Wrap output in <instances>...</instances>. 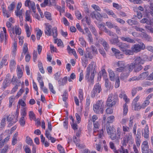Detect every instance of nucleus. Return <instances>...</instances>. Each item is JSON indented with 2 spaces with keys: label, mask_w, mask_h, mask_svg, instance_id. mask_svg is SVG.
Returning a JSON list of instances; mask_svg holds the SVG:
<instances>
[{
  "label": "nucleus",
  "mask_w": 153,
  "mask_h": 153,
  "mask_svg": "<svg viewBox=\"0 0 153 153\" xmlns=\"http://www.w3.org/2000/svg\"><path fill=\"white\" fill-rule=\"evenodd\" d=\"M143 57L142 59L140 56H137L135 58L133 62L128 65V70L129 72L132 71L133 69L135 72L140 71L143 68L142 65L143 64L145 61H152L153 58L152 56L149 58L146 55H143Z\"/></svg>",
  "instance_id": "1"
},
{
  "label": "nucleus",
  "mask_w": 153,
  "mask_h": 153,
  "mask_svg": "<svg viewBox=\"0 0 153 153\" xmlns=\"http://www.w3.org/2000/svg\"><path fill=\"white\" fill-rule=\"evenodd\" d=\"M51 28L52 26L51 25H46L45 30V34L48 36H51L52 33L53 37L56 38L57 36V28L56 27H54L52 29Z\"/></svg>",
  "instance_id": "2"
},
{
  "label": "nucleus",
  "mask_w": 153,
  "mask_h": 153,
  "mask_svg": "<svg viewBox=\"0 0 153 153\" xmlns=\"http://www.w3.org/2000/svg\"><path fill=\"white\" fill-rule=\"evenodd\" d=\"M104 105L103 102L101 100H98L96 104L94 105L93 109L94 111L97 114L101 113L102 114L103 112V107Z\"/></svg>",
  "instance_id": "3"
},
{
  "label": "nucleus",
  "mask_w": 153,
  "mask_h": 153,
  "mask_svg": "<svg viewBox=\"0 0 153 153\" xmlns=\"http://www.w3.org/2000/svg\"><path fill=\"white\" fill-rule=\"evenodd\" d=\"M117 98V96L113 94L110 95L106 101L105 106L112 107L113 106H114L116 104V101Z\"/></svg>",
  "instance_id": "4"
},
{
  "label": "nucleus",
  "mask_w": 153,
  "mask_h": 153,
  "mask_svg": "<svg viewBox=\"0 0 153 153\" xmlns=\"http://www.w3.org/2000/svg\"><path fill=\"white\" fill-rule=\"evenodd\" d=\"M121 129L120 128H118L115 133H114L110 135L111 139L112 140H114L116 143L118 144L119 143V140L121 135Z\"/></svg>",
  "instance_id": "5"
},
{
  "label": "nucleus",
  "mask_w": 153,
  "mask_h": 153,
  "mask_svg": "<svg viewBox=\"0 0 153 153\" xmlns=\"http://www.w3.org/2000/svg\"><path fill=\"white\" fill-rule=\"evenodd\" d=\"M115 64L118 67L115 69L116 71L118 72H122L125 69L126 63L124 61H119L116 62Z\"/></svg>",
  "instance_id": "6"
},
{
  "label": "nucleus",
  "mask_w": 153,
  "mask_h": 153,
  "mask_svg": "<svg viewBox=\"0 0 153 153\" xmlns=\"http://www.w3.org/2000/svg\"><path fill=\"white\" fill-rule=\"evenodd\" d=\"M102 91L101 85L99 83H97L94 86V87L91 93V96L92 98H94L100 93Z\"/></svg>",
  "instance_id": "7"
},
{
  "label": "nucleus",
  "mask_w": 153,
  "mask_h": 153,
  "mask_svg": "<svg viewBox=\"0 0 153 153\" xmlns=\"http://www.w3.org/2000/svg\"><path fill=\"white\" fill-rule=\"evenodd\" d=\"M140 44V45L138 44H135L131 46V49L133 53H138L141 50H143L145 48V46L143 43H141Z\"/></svg>",
  "instance_id": "8"
},
{
  "label": "nucleus",
  "mask_w": 153,
  "mask_h": 153,
  "mask_svg": "<svg viewBox=\"0 0 153 153\" xmlns=\"http://www.w3.org/2000/svg\"><path fill=\"white\" fill-rule=\"evenodd\" d=\"M19 115V112H16V118H15L14 115H10L8 116L7 117V121L10 122L8 125L9 127H10L15 123L17 121V118Z\"/></svg>",
  "instance_id": "9"
},
{
  "label": "nucleus",
  "mask_w": 153,
  "mask_h": 153,
  "mask_svg": "<svg viewBox=\"0 0 153 153\" xmlns=\"http://www.w3.org/2000/svg\"><path fill=\"white\" fill-rule=\"evenodd\" d=\"M132 139V136L131 133L126 134L123 138V145L124 146H126L127 143L129 142L130 141H131Z\"/></svg>",
  "instance_id": "10"
},
{
  "label": "nucleus",
  "mask_w": 153,
  "mask_h": 153,
  "mask_svg": "<svg viewBox=\"0 0 153 153\" xmlns=\"http://www.w3.org/2000/svg\"><path fill=\"white\" fill-rule=\"evenodd\" d=\"M93 123L94 126V133L97 131H98V137L99 138H101L103 135V129H102L101 130H100V131H98L97 129L99 128V124L98 123L96 122Z\"/></svg>",
  "instance_id": "11"
},
{
  "label": "nucleus",
  "mask_w": 153,
  "mask_h": 153,
  "mask_svg": "<svg viewBox=\"0 0 153 153\" xmlns=\"http://www.w3.org/2000/svg\"><path fill=\"white\" fill-rule=\"evenodd\" d=\"M111 50L114 53V55L116 58L120 59L123 58V54L121 53L119 50L112 48H111Z\"/></svg>",
  "instance_id": "12"
},
{
  "label": "nucleus",
  "mask_w": 153,
  "mask_h": 153,
  "mask_svg": "<svg viewBox=\"0 0 153 153\" xmlns=\"http://www.w3.org/2000/svg\"><path fill=\"white\" fill-rule=\"evenodd\" d=\"M89 48L86 49L85 53L82 57L83 59L85 62L87 61L88 58L91 59L93 58L92 54L91 52L89 51Z\"/></svg>",
  "instance_id": "13"
},
{
  "label": "nucleus",
  "mask_w": 153,
  "mask_h": 153,
  "mask_svg": "<svg viewBox=\"0 0 153 153\" xmlns=\"http://www.w3.org/2000/svg\"><path fill=\"white\" fill-rule=\"evenodd\" d=\"M90 16L92 18H95L97 20L101 21L102 20V16L101 14L98 12L96 11H93L90 14Z\"/></svg>",
  "instance_id": "14"
},
{
  "label": "nucleus",
  "mask_w": 153,
  "mask_h": 153,
  "mask_svg": "<svg viewBox=\"0 0 153 153\" xmlns=\"http://www.w3.org/2000/svg\"><path fill=\"white\" fill-rule=\"evenodd\" d=\"M153 96V94H151L149 95L146 98V100L141 104L142 109H144L150 103L149 100L151 99Z\"/></svg>",
  "instance_id": "15"
},
{
  "label": "nucleus",
  "mask_w": 153,
  "mask_h": 153,
  "mask_svg": "<svg viewBox=\"0 0 153 153\" xmlns=\"http://www.w3.org/2000/svg\"><path fill=\"white\" fill-rule=\"evenodd\" d=\"M142 152L143 153H147L149 149L148 142L146 141H144L141 145Z\"/></svg>",
  "instance_id": "16"
},
{
  "label": "nucleus",
  "mask_w": 153,
  "mask_h": 153,
  "mask_svg": "<svg viewBox=\"0 0 153 153\" xmlns=\"http://www.w3.org/2000/svg\"><path fill=\"white\" fill-rule=\"evenodd\" d=\"M118 46L119 47L120 50L123 52L125 50L129 48H130V45H129L121 42L118 44Z\"/></svg>",
  "instance_id": "17"
},
{
  "label": "nucleus",
  "mask_w": 153,
  "mask_h": 153,
  "mask_svg": "<svg viewBox=\"0 0 153 153\" xmlns=\"http://www.w3.org/2000/svg\"><path fill=\"white\" fill-rule=\"evenodd\" d=\"M105 126L106 127V130L107 133L110 135L114 132L115 131V129L114 127H111L110 125H105Z\"/></svg>",
  "instance_id": "18"
},
{
  "label": "nucleus",
  "mask_w": 153,
  "mask_h": 153,
  "mask_svg": "<svg viewBox=\"0 0 153 153\" xmlns=\"http://www.w3.org/2000/svg\"><path fill=\"white\" fill-rule=\"evenodd\" d=\"M120 38L123 41L126 42L131 43H135V42L134 39H131L128 37L120 36Z\"/></svg>",
  "instance_id": "19"
},
{
  "label": "nucleus",
  "mask_w": 153,
  "mask_h": 153,
  "mask_svg": "<svg viewBox=\"0 0 153 153\" xmlns=\"http://www.w3.org/2000/svg\"><path fill=\"white\" fill-rule=\"evenodd\" d=\"M13 33L14 34V31H15L16 35H20L21 33V30L19 26H15L12 28Z\"/></svg>",
  "instance_id": "20"
},
{
  "label": "nucleus",
  "mask_w": 153,
  "mask_h": 153,
  "mask_svg": "<svg viewBox=\"0 0 153 153\" xmlns=\"http://www.w3.org/2000/svg\"><path fill=\"white\" fill-rule=\"evenodd\" d=\"M108 71L109 74V76L110 80L112 81H114L115 74L114 71L110 68L108 69Z\"/></svg>",
  "instance_id": "21"
},
{
  "label": "nucleus",
  "mask_w": 153,
  "mask_h": 153,
  "mask_svg": "<svg viewBox=\"0 0 153 153\" xmlns=\"http://www.w3.org/2000/svg\"><path fill=\"white\" fill-rule=\"evenodd\" d=\"M141 36L143 39H144L147 41H152V37L145 33H142Z\"/></svg>",
  "instance_id": "22"
},
{
  "label": "nucleus",
  "mask_w": 153,
  "mask_h": 153,
  "mask_svg": "<svg viewBox=\"0 0 153 153\" xmlns=\"http://www.w3.org/2000/svg\"><path fill=\"white\" fill-rule=\"evenodd\" d=\"M149 130L148 125H146L144 129V133L143 137L146 138H148L149 137Z\"/></svg>",
  "instance_id": "23"
},
{
  "label": "nucleus",
  "mask_w": 153,
  "mask_h": 153,
  "mask_svg": "<svg viewBox=\"0 0 153 153\" xmlns=\"http://www.w3.org/2000/svg\"><path fill=\"white\" fill-rule=\"evenodd\" d=\"M105 86L106 88L108 89L109 90L112 89L113 88V86L111 85V82L107 78L105 79Z\"/></svg>",
  "instance_id": "24"
},
{
  "label": "nucleus",
  "mask_w": 153,
  "mask_h": 153,
  "mask_svg": "<svg viewBox=\"0 0 153 153\" xmlns=\"http://www.w3.org/2000/svg\"><path fill=\"white\" fill-rule=\"evenodd\" d=\"M68 78L67 76L64 77L62 80H59L58 81V82L60 86L64 85L67 82Z\"/></svg>",
  "instance_id": "25"
},
{
  "label": "nucleus",
  "mask_w": 153,
  "mask_h": 153,
  "mask_svg": "<svg viewBox=\"0 0 153 153\" xmlns=\"http://www.w3.org/2000/svg\"><path fill=\"white\" fill-rule=\"evenodd\" d=\"M90 28L92 33L95 36L96 40H98V33L97 30L95 28L92 26H91Z\"/></svg>",
  "instance_id": "26"
},
{
  "label": "nucleus",
  "mask_w": 153,
  "mask_h": 153,
  "mask_svg": "<svg viewBox=\"0 0 153 153\" xmlns=\"http://www.w3.org/2000/svg\"><path fill=\"white\" fill-rule=\"evenodd\" d=\"M86 72V74L85 76V79L87 80L88 82H89L90 79H89V77L90 72V68L89 67H88L87 68Z\"/></svg>",
  "instance_id": "27"
},
{
  "label": "nucleus",
  "mask_w": 153,
  "mask_h": 153,
  "mask_svg": "<svg viewBox=\"0 0 153 153\" xmlns=\"http://www.w3.org/2000/svg\"><path fill=\"white\" fill-rule=\"evenodd\" d=\"M110 42L112 44L116 45L117 46H118V44L119 42H120V41L118 39V37H117V38H113L111 39Z\"/></svg>",
  "instance_id": "28"
},
{
  "label": "nucleus",
  "mask_w": 153,
  "mask_h": 153,
  "mask_svg": "<svg viewBox=\"0 0 153 153\" xmlns=\"http://www.w3.org/2000/svg\"><path fill=\"white\" fill-rule=\"evenodd\" d=\"M18 77L19 79L22 76L23 72L20 67L18 65L17 66V69Z\"/></svg>",
  "instance_id": "29"
},
{
  "label": "nucleus",
  "mask_w": 153,
  "mask_h": 153,
  "mask_svg": "<svg viewBox=\"0 0 153 153\" xmlns=\"http://www.w3.org/2000/svg\"><path fill=\"white\" fill-rule=\"evenodd\" d=\"M148 74L149 73L148 72H143L138 76L139 79L142 80L145 79L147 77Z\"/></svg>",
  "instance_id": "30"
},
{
  "label": "nucleus",
  "mask_w": 153,
  "mask_h": 153,
  "mask_svg": "<svg viewBox=\"0 0 153 153\" xmlns=\"http://www.w3.org/2000/svg\"><path fill=\"white\" fill-rule=\"evenodd\" d=\"M133 104L134 106V109L135 111H138L140 110L142 108V105H140L139 103H136Z\"/></svg>",
  "instance_id": "31"
},
{
  "label": "nucleus",
  "mask_w": 153,
  "mask_h": 153,
  "mask_svg": "<svg viewBox=\"0 0 153 153\" xmlns=\"http://www.w3.org/2000/svg\"><path fill=\"white\" fill-rule=\"evenodd\" d=\"M30 10H27L26 12L25 19L26 21L31 22V20L30 19Z\"/></svg>",
  "instance_id": "32"
},
{
  "label": "nucleus",
  "mask_w": 153,
  "mask_h": 153,
  "mask_svg": "<svg viewBox=\"0 0 153 153\" xmlns=\"http://www.w3.org/2000/svg\"><path fill=\"white\" fill-rule=\"evenodd\" d=\"M114 117L113 115H111L107 118L108 121L105 125H110V123H112L114 119Z\"/></svg>",
  "instance_id": "33"
},
{
  "label": "nucleus",
  "mask_w": 153,
  "mask_h": 153,
  "mask_svg": "<svg viewBox=\"0 0 153 153\" xmlns=\"http://www.w3.org/2000/svg\"><path fill=\"white\" fill-rule=\"evenodd\" d=\"M35 4L33 1H31L30 0H26L25 2V5L26 7H28L29 9H30L32 7V4Z\"/></svg>",
  "instance_id": "34"
},
{
  "label": "nucleus",
  "mask_w": 153,
  "mask_h": 153,
  "mask_svg": "<svg viewBox=\"0 0 153 153\" xmlns=\"http://www.w3.org/2000/svg\"><path fill=\"white\" fill-rule=\"evenodd\" d=\"M68 94L67 91V90H65L62 96V100H63L65 102V104H66V100L68 98Z\"/></svg>",
  "instance_id": "35"
},
{
  "label": "nucleus",
  "mask_w": 153,
  "mask_h": 153,
  "mask_svg": "<svg viewBox=\"0 0 153 153\" xmlns=\"http://www.w3.org/2000/svg\"><path fill=\"white\" fill-rule=\"evenodd\" d=\"M123 52H124V53L127 55H132L134 53L132 50L131 49L130 50L126 49Z\"/></svg>",
  "instance_id": "36"
},
{
  "label": "nucleus",
  "mask_w": 153,
  "mask_h": 153,
  "mask_svg": "<svg viewBox=\"0 0 153 153\" xmlns=\"http://www.w3.org/2000/svg\"><path fill=\"white\" fill-rule=\"evenodd\" d=\"M127 22L129 25L131 26L133 25H137L138 23V22L137 21L131 19L128 20L127 21Z\"/></svg>",
  "instance_id": "37"
},
{
  "label": "nucleus",
  "mask_w": 153,
  "mask_h": 153,
  "mask_svg": "<svg viewBox=\"0 0 153 153\" xmlns=\"http://www.w3.org/2000/svg\"><path fill=\"white\" fill-rule=\"evenodd\" d=\"M123 114L126 115L128 111V106L126 103L123 105Z\"/></svg>",
  "instance_id": "38"
},
{
  "label": "nucleus",
  "mask_w": 153,
  "mask_h": 153,
  "mask_svg": "<svg viewBox=\"0 0 153 153\" xmlns=\"http://www.w3.org/2000/svg\"><path fill=\"white\" fill-rule=\"evenodd\" d=\"M152 1L149 2V8L150 9L149 13L151 16L153 17V3Z\"/></svg>",
  "instance_id": "39"
},
{
  "label": "nucleus",
  "mask_w": 153,
  "mask_h": 153,
  "mask_svg": "<svg viewBox=\"0 0 153 153\" xmlns=\"http://www.w3.org/2000/svg\"><path fill=\"white\" fill-rule=\"evenodd\" d=\"M135 136V139H140L141 138L140 129L139 128L137 130V134H134Z\"/></svg>",
  "instance_id": "40"
},
{
  "label": "nucleus",
  "mask_w": 153,
  "mask_h": 153,
  "mask_svg": "<svg viewBox=\"0 0 153 153\" xmlns=\"http://www.w3.org/2000/svg\"><path fill=\"white\" fill-rule=\"evenodd\" d=\"M15 13L16 15L19 16L21 19V18L22 19V10H16L15 11Z\"/></svg>",
  "instance_id": "41"
},
{
  "label": "nucleus",
  "mask_w": 153,
  "mask_h": 153,
  "mask_svg": "<svg viewBox=\"0 0 153 153\" xmlns=\"http://www.w3.org/2000/svg\"><path fill=\"white\" fill-rule=\"evenodd\" d=\"M19 122L21 126H24L25 124V118L23 117H21L20 119Z\"/></svg>",
  "instance_id": "42"
},
{
  "label": "nucleus",
  "mask_w": 153,
  "mask_h": 153,
  "mask_svg": "<svg viewBox=\"0 0 153 153\" xmlns=\"http://www.w3.org/2000/svg\"><path fill=\"white\" fill-rule=\"evenodd\" d=\"M16 63L15 61L13 59L10 60V68L12 70L15 67Z\"/></svg>",
  "instance_id": "43"
},
{
  "label": "nucleus",
  "mask_w": 153,
  "mask_h": 153,
  "mask_svg": "<svg viewBox=\"0 0 153 153\" xmlns=\"http://www.w3.org/2000/svg\"><path fill=\"white\" fill-rule=\"evenodd\" d=\"M37 80L38 81V82L40 83V86H44V82L42 80V76L40 74L37 77Z\"/></svg>",
  "instance_id": "44"
},
{
  "label": "nucleus",
  "mask_w": 153,
  "mask_h": 153,
  "mask_svg": "<svg viewBox=\"0 0 153 153\" xmlns=\"http://www.w3.org/2000/svg\"><path fill=\"white\" fill-rule=\"evenodd\" d=\"M73 141L74 143L76 144V146L80 147V144L79 143V142L80 141L79 138H77L76 137L74 136L73 137Z\"/></svg>",
  "instance_id": "45"
},
{
  "label": "nucleus",
  "mask_w": 153,
  "mask_h": 153,
  "mask_svg": "<svg viewBox=\"0 0 153 153\" xmlns=\"http://www.w3.org/2000/svg\"><path fill=\"white\" fill-rule=\"evenodd\" d=\"M3 134H1L0 135V148H2L4 144V143L3 140Z\"/></svg>",
  "instance_id": "46"
},
{
  "label": "nucleus",
  "mask_w": 153,
  "mask_h": 153,
  "mask_svg": "<svg viewBox=\"0 0 153 153\" xmlns=\"http://www.w3.org/2000/svg\"><path fill=\"white\" fill-rule=\"evenodd\" d=\"M26 142L28 145H31L33 143V141L28 136H27L26 139Z\"/></svg>",
  "instance_id": "47"
},
{
  "label": "nucleus",
  "mask_w": 153,
  "mask_h": 153,
  "mask_svg": "<svg viewBox=\"0 0 153 153\" xmlns=\"http://www.w3.org/2000/svg\"><path fill=\"white\" fill-rule=\"evenodd\" d=\"M79 97L81 100H82L83 99V94L82 92V90L79 89Z\"/></svg>",
  "instance_id": "48"
},
{
  "label": "nucleus",
  "mask_w": 153,
  "mask_h": 153,
  "mask_svg": "<svg viewBox=\"0 0 153 153\" xmlns=\"http://www.w3.org/2000/svg\"><path fill=\"white\" fill-rule=\"evenodd\" d=\"M49 88L50 91L53 94H56V91L53 89L52 84L51 83H49Z\"/></svg>",
  "instance_id": "49"
},
{
  "label": "nucleus",
  "mask_w": 153,
  "mask_h": 153,
  "mask_svg": "<svg viewBox=\"0 0 153 153\" xmlns=\"http://www.w3.org/2000/svg\"><path fill=\"white\" fill-rule=\"evenodd\" d=\"M91 49L92 50L93 52V54L95 55L97 54L98 53V52L96 47L94 45H91L90 47Z\"/></svg>",
  "instance_id": "50"
},
{
  "label": "nucleus",
  "mask_w": 153,
  "mask_h": 153,
  "mask_svg": "<svg viewBox=\"0 0 153 153\" xmlns=\"http://www.w3.org/2000/svg\"><path fill=\"white\" fill-rule=\"evenodd\" d=\"M15 7V2H12L11 4L8 6V9L9 11L13 10Z\"/></svg>",
  "instance_id": "51"
},
{
  "label": "nucleus",
  "mask_w": 153,
  "mask_h": 153,
  "mask_svg": "<svg viewBox=\"0 0 153 153\" xmlns=\"http://www.w3.org/2000/svg\"><path fill=\"white\" fill-rule=\"evenodd\" d=\"M106 25L108 27L110 28H114L115 25L110 22H106Z\"/></svg>",
  "instance_id": "52"
},
{
  "label": "nucleus",
  "mask_w": 153,
  "mask_h": 153,
  "mask_svg": "<svg viewBox=\"0 0 153 153\" xmlns=\"http://www.w3.org/2000/svg\"><path fill=\"white\" fill-rule=\"evenodd\" d=\"M102 44L104 47V49L106 51H107L109 49V45L105 41H103Z\"/></svg>",
  "instance_id": "53"
},
{
  "label": "nucleus",
  "mask_w": 153,
  "mask_h": 153,
  "mask_svg": "<svg viewBox=\"0 0 153 153\" xmlns=\"http://www.w3.org/2000/svg\"><path fill=\"white\" fill-rule=\"evenodd\" d=\"M44 15L45 17L47 19L50 20H51V15L50 13L48 12H46L44 13Z\"/></svg>",
  "instance_id": "54"
},
{
  "label": "nucleus",
  "mask_w": 153,
  "mask_h": 153,
  "mask_svg": "<svg viewBox=\"0 0 153 153\" xmlns=\"http://www.w3.org/2000/svg\"><path fill=\"white\" fill-rule=\"evenodd\" d=\"M99 28L100 30L104 32L107 29L104 24L102 23L99 25Z\"/></svg>",
  "instance_id": "55"
},
{
  "label": "nucleus",
  "mask_w": 153,
  "mask_h": 153,
  "mask_svg": "<svg viewBox=\"0 0 153 153\" xmlns=\"http://www.w3.org/2000/svg\"><path fill=\"white\" fill-rule=\"evenodd\" d=\"M37 53L36 51L34 50L33 53V60L35 62L37 59Z\"/></svg>",
  "instance_id": "56"
},
{
  "label": "nucleus",
  "mask_w": 153,
  "mask_h": 153,
  "mask_svg": "<svg viewBox=\"0 0 153 153\" xmlns=\"http://www.w3.org/2000/svg\"><path fill=\"white\" fill-rule=\"evenodd\" d=\"M57 148L60 153H65L64 148L60 145H58Z\"/></svg>",
  "instance_id": "57"
},
{
  "label": "nucleus",
  "mask_w": 153,
  "mask_h": 153,
  "mask_svg": "<svg viewBox=\"0 0 153 153\" xmlns=\"http://www.w3.org/2000/svg\"><path fill=\"white\" fill-rule=\"evenodd\" d=\"M23 148L26 153H31L30 149L27 146H24Z\"/></svg>",
  "instance_id": "58"
},
{
  "label": "nucleus",
  "mask_w": 153,
  "mask_h": 153,
  "mask_svg": "<svg viewBox=\"0 0 153 153\" xmlns=\"http://www.w3.org/2000/svg\"><path fill=\"white\" fill-rule=\"evenodd\" d=\"M92 7L95 10L96 12L97 11L100 12L101 11V9L100 7L97 5L95 4H93L92 5Z\"/></svg>",
  "instance_id": "59"
},
{
  "label": "nucleus",
  "mask_w": 153,
  "mask_h": 153,
  "mask_svg": "<svg viewBox=\"0 0 153 153\" xmlns=\"http://www.w3.org/2000/svg\"><path fill=\"white\" fill-rule=\"evenodd\" d=\"M9 146L7 145H5L3 149H1V153H6L7 151Z\"/></svg>",
  "instance_id": "60"
},
{
  "label": "nucleus",
  "mask_w": 153,
  "mask_h": 153,
  "mask_svg": "<svg viewBox=\"0 0 153 153\" xmlns=\"http://www.w3.org/2000/svg\"><path fill=\"white\" fill-rule=\"evenodd\" d=\"M75 14L77 18L78 19L80 20L82 18L80 12L79 11L77 10L76 11L75 13Z\"/></svg>",
  "instance_id": "61"
},
{
  "label": "nucleus",
  "mask_w": 153,
  "mask_h": 153,
  "mask_svg": "<svg viewBox=\"0 0 153 153\" xmlns=\"http://www.w3.org/2000/svg\"><path fill=\"white\" fill-rule=\"evenodd\" d=\"M80 44L82 46H85V45L86 42L84 39L83 38H80L79 39Z\"/></svg>",
  "instance_id": "62"
},
{
  "label": "nucleus",
  "mask_w": 153,
  "mask_h": 153,
  "mask_svg": "<svg viewBox=\"0 0 153 153\" xmlns=\"http://www.w3.org/2000/svg\"><path fill=\"white\" fill-rule=\"evenodd\" d=\"M42 31L40 30H39L36 33L37 39L38 40H39L40 37L42 36Z\"/></svg>",
  "instance_id": "63"
},
{
  "label": "nucleus",
  "mask_w": 153,
  "mask_h": 153,
  "mask_svg": "<svg viewBox=\"0 0 153 153\" xmlns=\"http://www.w3.org/2000/svg\"><path fill=\"white\" fill-rule=\"evenodd\" d=\"M72 128L74 130L78 129V126L77 124L74 123H70Z\"/></svg>",
  "instance_id": "64"
}]
</instances>
